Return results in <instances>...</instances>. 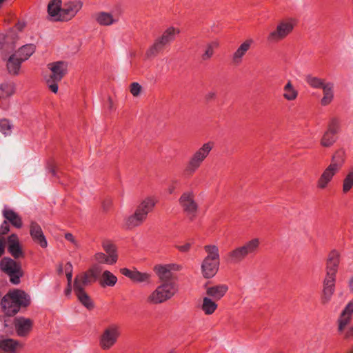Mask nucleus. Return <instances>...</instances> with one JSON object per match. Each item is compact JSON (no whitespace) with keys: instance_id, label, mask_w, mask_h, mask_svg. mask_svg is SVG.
I'll list each match as a JSON object with an SVG mask.
<instances>
[{"instance_id":"f257e3e1","label":"nucleus","mask_w":353,"mask_h":353,"mask_svg":"<svg viewBox=\"0 0 353 353\" xmlns=\"http://www.w3.org/2000/svg\"><path fill=\"white\" fill-rule=\"evenodd\" d=\"M30 303V296L19 289L10 290L1 299L3 312L7 316H14L21 307H26Z\"/></svg>"},{"instance_id":"f03ea898","label":"nucleus","mask_w":353,"mask_h":353,"mask_svg":"<svg viewBox=\"0 0 353 353\" xmlns=\"http://www.w3.org/2000/svg\"><path fill=\"white\" fill-rule=\"evenodd\" d=\"M206 256L200 264V273L205 279L214 278L219 272L220 260L219 249L216 245H208L204 247Z\"/></svg>"},{"instance_id":"7ed1b4c3","label":"nucleus","mask_w":353,"mask_h":353,"mask_svg":"<svg viewBox=\"0 0 353 353\" xmlns=\"http://www.w3.org/2000/svg\"><path fill=\"white\" fill-rule=\"evenodd\" d=\"M51 74L46 78V83L50 90L57 93L58 91L57 82L60 81L68 72V63L65 61H56L48 65Z\"/></svg>"},{"instance_id":"20e7f679","label":"nucleus","mask_w":353,"mask_h":353,"mask_svg":"<svg viewBox=\"0 0 353 353\" xmlns=\"http://www.w3.org/2000/svg\"><path fill=\"white\" fill-rule=\"evenodd\" d=\"M343 158L341 153H336L332 159L331 163L325 169L317 181V187L319 189L325 188L332 181L333 176L341 168L343 163Z\"/></svg>"},{"instance_id":"39448f33","label":"nucleus","mask_w":353,"mask_h":353,"mask_svg":"<svg viewBox=\"0 0 353 353\" xmlns=\"http://www.w3.org/2000/svg\"><path fill=\"white\" fill-rule=\"evenodd\" d=\"M214 146L212 142H206L197 149L190 157L186 170L190 173L195 172L208 157Z\"/></svg>"},{"instance_id":"423d86ee","label":"nucleus","mask_w":353,"mask_h":353,"mask_svg":"<svg viewBox=\"0 0 353 353\" xmlns=\"http://www.w3.org/2000/svg\"><path fill=\"white\" fill-rule=\"evenodd\" d=\"M120 336V326L110 324L105 327L99 336V346L103 350H110Z\"/></svg>"},{"instance_id":"0eeeda50","label":"nucleus","mask_w":353,"mask_h":353,"mask_svg":"<svg viewBox=\"0 0 353 353\" xmlns=\"http://www.w3.org/2000/svg\"><path fill=\"white\" fill-rule=\"evenodd\" d=\"M179 30L173 27L168 28L161 37L157 39L153 45L147 50L146 56L150 57L156 55L170 42L173 41Z\"/></svg>"},{"instance_id":"6e6552de","label":"nucleus","mask_w":353,"mask_h":353,"mask_svg":"<svg viewBox=\"0 0 353 353\" xmlns=\"http://www.w3.org/2000/svg\"><path fill=\"white\" fill-rule=\"evenodd\" d=\"M0 270L10 276L13 284H19L23 272L19 264L9 257H5L0 261Z\"/></svg>"},{"instance_id":"1a4fd4ad","label":"nucleus","mask_w":353,"mask_h":353,"mask_svg":"<svg viewBox=\"0 0 353 353\" xmlns=\"http://www.w3.org/2000/svg\"><path fill=\"white\" fill-rule=\"evenodd\" d=\"M294 28V25L291 21H281L277 26L275 30L271 31L267 37V40L270 43H276L284 39Z\"/></svg>"},{"instance_id":"9d476101","label":"nucleus","mask_w":353,"mask_h":353,"mask_svg":"<svg viewBox=\"0 0 353 353\" xmlns=\"http://www.w3.org/2000/svg\"><path fill=\"white\" fill-rule=\"evenodd\" d=\"M336 276L327 274L323 279L321 301L323 303H327L335 292Z\"/></svg>"},{"instance_id":"9b49d317","label":"nucleus","mask_w":353,"mask_h":353,"mask_svg":"<svg viewBox=\"0 0 353 353\" xmlns=\"http://www.w3.org/2000/svg\"><path fill=\"white\" fill-rule=\"evenodd\" d=\"M13 325L17 335L20 337H26L30 334L33 327V321L26 317H17L14 319Z\"/></svg>"},{"instance_id":"f8f14e48","label":"nucleus","mask_w":353,"mask_h":353,"mask_svg":"<svg viewBox=\"0 0 353 353\" xmlns=\"http://www.w3.org/2000/svg\"><path fill=\"white\" fill-rule=\"evenodd\" d=\"M96 274L94 270L90 269L87 272H81L77 275L74 282V291L84 290V288L94 281Z\"/></svg>"},{"instance_id":"ddd939ff","label":"nucleus","mask_w":353,"mask_h":353,"mask_svg":"<svg viewBox=\"0 0 353 353\" xmlns=\"http://www.w3.org/2000/svg\"><path fill=\"white\" fill-rule=\"evenodd\" d=\"M338 132V123L336 120H332L327 130L324 132L321 139V145L323 147L329 148L336 141V134Z\"/></svg>"},{"instance_id":"4468645a","label":"nucleus","mask_w":353,"mask_h":353,"mask_svg":"<svg viewBox=\"0 0 353 353\" xmlns=\"http://www.w3.org/2000/svg\"><path fill=\"white\" fill-rule=\"evenodd\" d=\"M7 244L8 250L14 258L17 259L24 256L23 245L17 234H12L9 236L7 240Z\"/></svg>"},{"instance_id":"2eb2a0df","label":"nucleus","mask_w":353,"mask_h":353,"mask_svg":"<svg viewBox=\"0 0 353 353\" xmlns=\"http://www.w3.org/2000/svg\"><path fill=\"white\" fill-rule=\"evenodd\" d=\"M120 272L136 283H149L151 278V275L149 273L141 272L137 269L123 268L120 269Z\"/></svg>"},{"instance_id":"dca6fc26","label":"nucleus","mask_w":353,"mask_h":353,"mask_svg":"<svg viewBox=\"0 0 353 353\" xmlns=\"http://www.w3.org/2000/svg\"><path fill=\"white\" fill-rule=\"evenodd\" d=\"M181 270V266L176 263L160 264L154 268V272L161 280L169 279L173 272Z\"/></svg>"},{"instance_id":"f3484780","label":"nucleus","mask_w":353,"mask_h":353,"mask_svg":"<svg viewBox=\"0 0 353 353\" xmlns=\"http://www.w3.org/2000/svg\"><path fill=\"white\" fill-rule=\"evenodd\" d=\"M253 43L254 41L252 39H246L243 43H241L232 55V63L235 65L241 63L243 57L250 50Z\"/></svg>"},{"instance_id":"a211bd4d","label":"nucleus","mask_w":353,"mask_h":353,"mask_svg":"<svg viewBox=\"0 0 353 353\" xmlns=\"http://www.w3.org/2000/svg\"><path fill=\"white\" fill-rule=\"evenodd\" d=\"M340 261V252L336 250L331 251L327 259L326 274L336 276Z\"/></svg>"},{"instance_id":"6ab92c4d","label":"nucleus","mask_w":353,"mask_h":353,"mask_svg":"<svg viewBox=\"0 0 353 353\" xmlns=\"http://www.w3.org/2000/svg\"><path fill=\"white\" fill-rule=\"evenodd\" d=\"M206 295L216 301L221 299L228 292V286L225 284H215L211 285H205Z\"/></svg>"},{"instance_id":"aec40b11","label":"nucleus","mask_w":353,"mask_h":353,"mask_svg":"<svg viewBox=\"0 0 353 353\" xmlns=\"http://www.w3.org/2000/svg\"><path fill=\"white\" fill-rule=\"evenodd\" d=\"M30 234L33 241L43 248L48 246L46 239L41 226L36 222L32 221L30 225Z\"/></svg>"},{"instance_id":"412c9836","label":"nucleus","mask_w":353,"mask_h":353,"mask_svg":"<svg viewBox=\"0 0 353 353\" xmlns=\"http://www.w3.org/2000/svg\"><path fill=\"white\" fill-rule=\"evenodd\" d=\"M353 316V299L347 302L338 320V327L342 331L350 322Z\"/></svg>"},{"instance_id":"4be33fe9","label":"nucleus","mask_w":353,"mask_h":353,"mask_svg":"<svg viewBox=\"0 0 353 353\" xmlns=\"http://www.w3.org/2000/svg\"><path fill=\"white\" fill-rule=\"evenodd\" d=\"M157 288L160 290L165 301L173 297L178 291L176 283L172 281H165Z\"/></svg>"},{"instance_id":"5701e85b","label":"nucleus","mask_w":353,"mask_h":353,"mask_svg":"<svg viewBox=\"0 0 353 353\" xmlns=\"http://www.w3.org/2000/svg\"><path fill=\"white\" fill-rule=\"evenodd\" d=\"M82 3L78 1H70L62 8V21H68L72 18L81 8Z\"/></svg>"},{"instance_id":"b1692460","label":"nucleus","mask_w":353,"mask_h":353,"mask_svg":"<svg viewBox=\"0 0 353 353\" xmlns=\"http://www.w3.org/2000/svg\"><path fill=\"white\" fill-rule=\"evenodd\" d=\"M323 91V97L321 99V105L327 106L330 105L334 99V85L329 81L321 88Z\"/></svg>"},{"instance_id":"393cba45","label":"nucleus","mask_w":353,"mask_h":353,"mask_svg":"<svg viewBox=\"0 0 353 353\" xmlns=\"http://www.w3.org/2000/svg\"><path fill=\"white\" fill-rule=\"evenodd\" d=\"M22 62L23 61L17 57L15 53L10 56L6 62V68L8 73L12 75L19 74Z\"/></svg>"},{"instance_id":"a878e982","label":"nucleus","mask_w":353,"mask_h":353,"mask_svg":"<svg viewBox=\"0 0 353 353\" xmlns=\"http://www.w3.org/2000/svg\"><path fill=\"white\" fill-rule=\"evenodd\" d=\"M50 17L54 21H62L61 0H52L48 6Z\"/></svg>"},{"instance_id":"bb28decb","label":"nucleus","mask_w":353,"mask_h":353,"mask_svg":"<svg viewBox=\"0 0 353 353\" xmlns=\"http://www.w3.org/2000/svg\"><path fill=\"white\" fill-rule=\"evenodd\" d=\"M219 46L220 43L218 40H213L206 43L201 54V59L206 61L212 59L215 50L219 48Z\"/></svg>"},{"instance_id":"cd10ccee","label":"nucleus","mask_w":353,"mask_h":353,"mask_svg":"<svg viewBox=\"0 0 353 353\" xmlns=\"http://www.w3.org/2000/svg\"><path fill=\"white\" fill-rule=\"evenodd\" d=\"M145 220L143 215H141L135 211L134 213L125 219L124 226L128 230H133L140 226Z\"/></svg>"},{"instance_id":"c85d7f7f","label":"nucleus","mask_w":353,"mask_h":353,"mask_svg":"<svg viewBox=\"0 0 353 353\" xmlns=\"http://www.w3.org/2000/svg\"><path fill=\"white\" fill-rule=\"evenodd\" d=\"M19 347L18 341L0 336V349L5 351L6 353H15L17 349Z\"/></svg>"},{"instance_id":"c756f323","label":"nucleus","mask_w":353,"mask_h":353,"mask_svg":"<svg viewBox=\"0 0 353 353\" xmlns=\"http://www.w3.org/2000/svg\"><path fill=\"white\" fill-rule=\"evenodd\" d=\"M218 305L212 299L205 296L203 299L201 309L205 315H212L217 310Z\"/></svg>"},{"instance_id":"7c9ffc66","label":"nucleus","mask_w":353,"mask_h":353,"mask_svg":"<svg viewBox=\"0 0 353 353\" xmlns=\"http://www.w3.org/2000/svg\"><path fill=\"white\" fill-rule=\"evenodd\" d=\"M298 94V90L294 88L291 81H288L283 88V97L288 101H293L297 99Z\"/></svg>"},{"instance_id":"2f4dec72","label":"nucleus","mask_w":353,"mask_h":353,"mask_svg":"<svg viewBox=\"0 0 353 353\" xmlns=\"http://www.w3.org/2000/svg\"><path fill=\"white\" fill-rule=\"evenodd\" d=\"M3 216L16 228H21L23 225L22 219L19 215L11 209H5Z\"/></svg>"},{"instance_id":"473e14b6","label":"nucleus","mask_w":353,"mask_h":353,"mask_svg":"<svg viewBox=\"0 0 353 353\" xmlns=\"http://www.w3.org/2000/svg\"><path fill=\"white\" fill-rule=\"evenodd\" d=\"M117 277L109 270H104L101 276L100 284L103 287H112L117 283Z\"/></svg>"},{"instance_id":"72a5a7b5","label":"nucleus","mask_w":353,"mask_h":353,"mask_svg":"<svg viewBox=\"0 0 353 353\" xmlns=\"http://www.w3.org/2000/svg\"><path fill=\"white\" fill-rule=\"evenodd\" d=\"M72 269L73 266L70 262H62L59 264L57 268V270L59 274H65L68 280V285H69L72 283Z\"/></svg>"},{"instance_id":"f704fd0d","label":"nucleus","mask_w":353,"mask_h":353,"mask_svg":"<svg viewBox=\"0 0 353 353\" xmlns=\"http://www.w3.org/2000/svg\"><path fill=\"white\" fill-rule=\"evenodd\" d=\"M155 203L153 200H143L137 208L135 210L141 215L143 216L145 219L147 214L153 209Z\"/></svg>"},{"instance_id":"c9c22d12","label":"nucleus","mask_w":353,"mask_h":353,"mask_svg":"<svg viewBox=\"0 0 353 353\" xmlns=\"http://www.w3.org/2000/svg\"><path fill=\"white\" fill-rule=\"evenodd\" d=\"M35 46L33 44H26L20 48L15 54L17 57L21 59L22 61H25L34 52Z\"/></svg>"},{"instance_id":"e433bc0d","label":"nucleus","mask_w":353,"mask_h":353,"mask_svg":"<svg viewBox=\"0 0 353 353\" xmlns=\"http://www.w3.org/2000/svg\"><path fill=\"white\" fill-rule=\"evenodd\" d=\"M248 253L243 245L238 247L232 250L229 254V258L232 262H239L243 260Z\"/></svg>"},{"instance_id":"4c0bfd02","label":"nucleus","mask_w":353,"mask_h":353,"mask_svg":"<svg viewBox=\"0 0 353 353\" xmlns=\"http://www.w3.org/2000/svg\"><path fill=\"white\" fill-rule=\"evenodd\" d=\"M94 259L99 263H105L108 265H114L117 262L115 256H109L102 252L95 253Z\"/></svg>"},{"instance_id":"58836bf2","label":"nucleus","mask_w":353,"mask_h":353,"mask_svg":"<svg viewBox=\"0 0 353 353\" xmlns=\"http://www.w3.org/2000/svg\"><path fill=\"white\" fill-rule=\"evenodd\" d=\"M305 81L312 88H322L328 81L319 77L308 74L305 77Z\"/></svg>"},{"instance_id":"ea45409f","label":"nucleus","mask_w":353,"mask_h":353,"mask_svg":"<svg viewBox=\"0 0 353 353\" xmlns=\"http://www.w3.org/2000/svg\"><path fill=\"white\" fill-rule=\"evenodd\" d=\"M147 303L150 304H160L165 302V299L163 297L160 290L157 288L151 293L148 294L146 298Z\"/></svg>"},{"instance_id":"a19ab883","label":"nucleus","mask_w":353,"mask_h":353,"mask_svg":"<svg viewBox=\"0 0 353 353\" xmlns=\"http://www.w3.org/2000/svg\"><path fill=\"white\" fill-rule=\"evenodd\" d=\"M78 300L88 309H92L94 307V303L91 298L84 290L74 291Z\"/></svg>"},{"instance_id":"79ce46f5","label":"nucleus","mask_w":353,"mask_h":353,"mask_svg":"<svg viewBox=\"0 0 353 353\" xmlns=\"http://www.w3.org/2000/svg\"><path fill=\"white\" fill-rule=\"evenodd\" d=\"M97 21L100 25L110 26L117 20L110 13L102 12L97 14Z\"/></svg>"},{"instance_id":"37998d69","label":"nucleus","mask_w":353,"mask_h":353,"mask_svg":"<svg viewBox=\"0 0 353 353\" xmlns=\"http://www.w3.org/2000/svg\"><path fill=\"white\" fill-rule=\"evenodd\" d=\"M101 246L104 252L109 256H115L116 261H118L119 256L117 254V246L109 240H103L101 243Z\"/></svg>"},{"instance_id":"c03bdc74","label":"nucleus","mask_w":353,"mask_h":353,"mask_svg":"<svg viewBox=\"0 0 353 353\" xmlns=\"http://www.w3.org/2000/svg\"><path fill=\"white\" fill-rule=\"evenodd\" d=\"M15 87L13 83H4L0 86V97L7 98L14 92Z\"/></svg>"},{"instance_id":"a18cd8bd","label":"nucleus","mask_w":353,"mask_h":353,"mask_svg":"<svg viewBox=\"0 0 353 353\" xmlns=\"http://www.w3.org/2000/svg\"><path fill=\"white\" fill-rule=\"evenodd\" d=\"M261 244V240L259 238H253L243 245V247L249 254L253 253L258 250Z\"/></svg>"},{"instance_id":"49530a36","label":"nucleus","mask_w":353,"mask_h":353,"mask_svg":"<svg viewBox=\"0 0 353 353\" xmlns=\"http://www.w3.org/2000/svg\"><path fill=\"white\" fill-rule=\"evenodd\" d=\"M181 205L188 214H194L198 208V205L194 200H181Z\"/></svg>"},{"instance_id":"de8ad7c7","label":"nucleus","mask_w":353,"mask_h":353,"mask_svg":"<svg viewBox=\"0 0 353 353\" xmlns=\"http://www.w3.org/2000/svg\"><path fill=\"white\" fill-rule=\"evenodd\" d=\"M12 125L8 119L0 120V132L5 136L10 135L12 133Z\"/></svg>"},{"instance_id":"09e8293b","label":"nucleus","mask_w":353,"mask_h":353,"mask_svg":"<svg viewBox=\"0 0 353 353\" xmlns=\"http://www.w3.org/2000/svg\"><path fill=\"white\" fill-rule=\"evenodd\" d=\"M353 187V171L350 172L343 180V191L347 192Z\"/></svg>"},{"instance_id":"8fccbe9b","label":"nucleus","mask_w":353,"mask_h":353,"mask_svg":"<svg viewBox=\"0 0 353 353\" xmlns=\"http://www.w3.org/2000/svg\"><path fill=\"white\" fill-rule=\"evenodd\" d=\"M141 85L137 82H134L130 85V92L134 97H138L141 92Z\"/></svg>"},{"instance_id":"3c124183","label":"nucleus","mask_w":353,"mask_h":353,"mask_svg":"<svg viewBox=\"0 0 353 353\" xmlns=\"http://www.w3.org/2000/svg\"><path fill=\"white\" fill-rule=\"evenodd\" d=\"M64 237L66 241L71 243L72 245L75 246H78V241L77 238L71 233H65Z\"/></svg>"},{"instance_id":"603ef678","label":"nucleus","mask_w":353,"mask_h":353,"mask_svg":"<svg viewBox=\"0 0 353 353\" xmlns=\"http://www.w3.org/2000/svg\"><path fill=\"white\" fill-rule=\"evenodd\" d=\"M10 40V38L8 35L0 34V49L6 48Z\"/></svg>"},{"instance_id":"864d4df0","label":"nucleus","mask_w":353,"mask_h":353,"mask_svg":"<svg viewBox=\"0 0 353 353\" xmlns=\"http://www.w3.org/2000/svg\"><path fill=\"white\" fill-rule=\"evenodd\" d=\"M216 98V91H209L205 94V99L207 101L214 100Z\"/></svg>"},{"instance_id":"5fc2aeb1","label":"nucleus","mask_w":353,"mask_h":353,"mask_svg":"<svg viewBox=\"0 0 353 353\" xmlns=\"http://www.w3.org/2000/svg\"><path fill=\"white\" fill-rule=\"evenodd\" d=\"M196 195L193 190H190L185 192L181 196L180 199H192L195 197Z\"/></svg>"},{"instance_id":"6e6d98bb","label":"nucleus","mask_w":353,"mask_h":353,"mask_svg":"<svg viewBox=\"0 0 353 353\" xmlns=\"http://www.w3.org/2000/svg\"><path fill=\"white\" fill-rule=\"evenodd\" d=\"M178 250L183 252H187L190 250L191 248V244L190 243H185L182 245H178Z\"/></svg>"},{"instance_id":"4d7b16f0","label":"nucleus","mask_w":353,"mask_h":353,"mask_svg":"<svg viewBox=\"0 0 353 353\" xmlns=\"http://www.w3.org/2000/svg\"><path fill=\"white\" fill-rule=\"evenodd\" d=\"M347 286L350 292L353 293V275L348 279Z\"/></svg>"},{"instance_id":"13d9d810","label":"nucleus","mask_w":353,"mask_h":353,"mask_svg":"<svg viewBox=\"0 0 353 353\" xmlns=\"http://www.w3.org/2000/svg\"><path fill=\"white\" fill-rule=\"evenodd\" d=\"M4 243L3 239L2 238H0V256L3 254L4 252Z\"/></svg>"},{"instance_id":"bf43d9fd","label":"nucleus","mask_w":353,"mask_h":353,"mask_svg":"<svg viewBox=\"0 0 353 353\" xmlns=\"http://www.w3.org/2000/svg\"><path fill=\"white\" fill-rule=\"evenodd\" d=\"M65 293L66 295H69L71 293V284L70 285H68V288L65 290Z\"/></svg>"},{"instance_id":"052dcab7","label":"nucleus","mask_w":353,"mask_h":353,"mask_svg":"<svg viewBox=\"0 0 353 353\" xmlns=\"http://www.w3.org/2000/svg\"><path fill=\"white\" fill-rule=\"evenodd\" d=\"M173 191H174V187H172H172H170V188H168V192H169L170 194H172V193L173 192Z\"/></svg>"},{"instance_id":"680f3d73","label":"nucleus","mask_w":353,"mask_h":353,"mask_svg":"<svg viewBox=\"0 0 353 353\" xmlns=\"http://www.w3.org/2000/svg\"><path fill=\"white\" fill-rule=\"evenodd\" d=\"M274 353H287V352H285L284 351H277V352H276Z\"/></svg>"},{"instance_id":"e2e57ef3","label":"nucleus","mask_w":353,"mask_h":353,"mask_svg":"<svg viewBox=\"0 0 353 353\" xmlns=\"http://www.w3.org/2000/svg\"><path fill=\"white\" fill-rule=\"evenodd\" d=\"M52 173L53 175H54L55 174V171L54 170H52Z\"/></svg>"},{"instance_id":"0e129e2a","label":"nucleus","mask_w":353,"mask_h":353,"mask_svg":"<svg viewBox=\"0 0 353 353\" xmlns=\"http://www.w3.org/2000/svg\"><path fill=\"white\" fill-rule=\"evenodd\" d=\"M4 0H0V4Z\"/></svg>"},{"instance_id":"69168bd1","label":"nucleus","mask_w":353,"mask_h":353,"mask_svg":"<svg viewBox=\"0 0 353 353\" xmlns=\"http://www.w3.org/2000/svg\"><path fill=\"white\" fill-rule=\"evenodd\" d=\"M352 330H353V326H352Z\"/></svg>"}]
</instances>
